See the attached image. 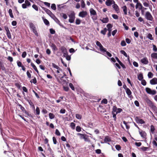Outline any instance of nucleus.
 Listing matches in <instances>:
<instances>
[{
  "label": "nucleus",
  "mask_w": 157,
  "mask_h": 157,
  "mask_svg": "<svg viewBox=\"0 0 157 157\" xmlns=\"http://www.w3.org/2000/svg\"><path fill=\"white\" fill-rule=\"evenodd\" d=\"M96 44L99 47L100 51L102 52V54L107 57L108 59H109V58L108 57V56L111 57L112 56L111 54L108 52L106 51V49L103 47L99 42L97 41L96 42Z\"/></svg>",
  "instance_id": "1"
},
{
  "label": "nucleus",
  "mask_w": 157,
  "mask_h": 157,
  "mask_svg": "<svg viewBox=\"0 0 157 157\" xmlns=\"http://www.w3.org/2000/svg\"><path fill=\"white\" fill-rule=\"evenodd\" d=\"M144 99L147 104L154 111L157 113V108L154 105L153 103L146 96L144 98Z\"/></svg>",
  "instance_id": "2"
},
{
  "label": "nucleus",
  "mask_w": 157,
  "mask_h": 157,
  "mask_svg": "<svg viewBox=\"0 0 157 157\" xmlns=\"http://www.w3.org/2000/svg\"><path fill=\"white\" fill-rule=\"evenodd\" d=\"M144 99L147 104L154 111L157 113V108L154 105L153 103L146 96L144 98Z\"/></svg>",
  "instance_id": "3"
},
{
  "label": "nucleus",
  "mask_w": 157,
  "mask_h": 157,
  "mask_svg": "<svg viewBox=\"0 0 157 157\" xmlns=\"http://www.w3.org/2000/svg\"><path fill=\"white\" fill-rule=\"evenodd\" d=\"M75 13L74 12H72L68 16L69 18V21L70 23H73L74 22L75 19Z\"/></svg>",
  "instance_id": "4"
},
{
  "label": "nucleus",
  "mask_w": 157,
  "mask_h": 157,
  "mask_svg": "<svg viewBox=\"0 0 157 157\" xmlns=\"http://www.w3.org/2000/svg\"><path fill=\"white\" fill-rule=\"evenodd\" d=\"M145 18L148 20L152 21L153 18L151 13L148 11L146 12L145 15Z\"/></svg>",
  "instance_id": "5"
},
{
  "label": "nucleus",
  "mask_w": 157,
  "mask_h": 157,
  "mask_svg": "<svg viewBox=\"0 0 157 157\" xmlns=\"http://www.w3.org/2000/svg\"><path fill=\"white\" fill-rule=\"evenodd\" d=\"M152 61L155 63H157V53H153L151 54Z\"/></svg>",
  "instance_id": "6"
},
{
  "label": "nucleus",
  "mask_w": 157,
  "mask_h": 157,
  "mask_svg": "<svg viewBox=\"0 0 157 157\" xmlns=\"http://www.w3.org/2000/svg\"><path fill=\"white\" fill-rule=\"evenodd\" d=\"M135 119L138 124H143L145 123V122L143 119H140L138 117H136Z\"/></svg>",
  "instance_id": "7"
},
{
  "label": "nucleus",
  "mask_w": 157,
  "mask_h": 157,
  "mask_svg": "<svg viewBox=\"0 0 157 157\" xmlns=\"http://www.w3.org/2000/svg\"><path fill=\"white\" fill-rule=\"evenodd\" d=\"M146 91L148 94H150L154 95L156 94L155 90H151V89L148 87L146 88Z\"/></svg>",
  "instance_id": "8"
},
{
  "label": "nucleus",
  "mask_w": 157,
  "mask_h": 157,
  "mask_svg": "<svg viewBox=\"0 0 157 157\" xmlns=\"http://www.w3.org/2000/svg\"><path fill=\"white\" fill-rule=\"evenodd\" d=\"M115 3V2L113 0H106L105 2V5L108 6H109Z\"/></svg>",
  "instance_id": "9"
},
{
  "label": "nucleus",
  "mask_w": 157,
  "mask_h": 157,
  "mask_svg": "<svg viewBox=\"0 0 157 157\" xmlns=\"http://www.w3.org/2000/svg\"><path fill=\"white\" fill-rule=\"evenodd\" d=\"M87 15V13L86 11H82L80 12L78 14V16L80 17L84 18Z\"/></svg>",
  "instance_id": "10"
},
{
  "label": "nucleus",
  "mask_w": 157,
  "mask_h": 157,
  "mask_svg": "<svg viewBox=\"0 0 157 157\" xmlns=\"http://www.w3.org/2000/svg\"><path fill=\"white\" fill-rule=\"evenodd\" d=\"M140 61L143 64H147L148 63V60L147 58L145 57L141 59Z\"/></svg>",
  "instance_id": "11"
},
{
  "label": "nucleus",
  "mask_w": 157,
  "mask_h": 157,
  "mask_svg": "<svg viewBox=\"0 0 157 157\" xmlns=\"http://www.w3.org/2000/svg\"><path fill=\"white\" fill-rule=\"evenodd\" d=\"M60 49L62 53L63 54V55L66 56V54L67 53L66 48L65 47L63 46L61 47Z\"/></svg>",
  "instance_id": "12"
},
{
  "label": "nucleus",
  "mask_w": 157,
  "mask_h": 157,
  "mask_svg": "<svg viewBox=\"0 0 157 157\" xmlns=\"http://www.w3.org/2000/svg\"><path fill=\"white\" fill-rule=\"evenodd\" d=\"M42 9L46 12L47 14H48L50 16H52L53 15L52 13L49 10L44 7H42Z\"/></svg>",
  "instance_id": "13"
},
{
  "label": "nucleus",
  "mask_w": 157,
  "mask_h": 157,
  "mask_svg": "<svg viewBox=\"0 0 157 157\" xmlns=\"http://www.w3.org/2000/svg\"><path fill=\"white\" fill-rule=\"evenodd\" d=\"M112 7L117 13L119 12V9L117 4H115V3L113 4L112 6Z\"/></svg>",
  "instance_id": "14"
},
{
  "label": "nucleus",
  "mask_w": 157,
  "mask_h": 157,
  "mask_svg": "<svg viewBox=\"0 0 157 157\" xmlns=\"http://www.w3.org/2000/svg\"><path fill=\"white\" fill-rule=\"evenodd\" d=\"M150 83L151 85L157 84V78H154L150 81Z\"/></svg>",
  "instance_id": "15"
},
{
  "label": "nucleus",
  "mask_w": 157,
  "mask_h": 157,
  "mask_svg": "<svg viewBox=\"0 0 157 157\" xmlns=\"http://www.w3.org/2000/svg\"><path fill=\"white\" fill-rule=\"evenodd\" d=\"M139 133L141 136L143 138H145L146 136V133L145 131H139Z\"/></svg>",
  "instance_id": "16"
},
{
  "label": "nucleus",
  "mask_w": 157,
  "mask_h": 157,
  "mask_svg": "<svg viewBox=\"0 0 157 157\" xmlns=\"http://www.w3.org/2000/svg\"><path fill=\"white\" fill-rule=\"evenodd\" d=\"M29 27L32 31L36 29L35 25L32 23H30L29 24Z\"/></svg>",
  "instance_id": "17"
},
{
  "label": "nucleus",
  "mask_w": 157,
  "mask_h": 157,
  "mask_svg": "<svg viewBox=\"0 0 157 157\" xmlns=\"http://www.w3.org/2000/svg\"><path fill=\"white\" fill-rule=\"evenodd\" d=\"M90 12L91 16H92V15H96L97 14L96 12L93 8H91L90 10Z\"/></svg>",
  "instance_id": "18"
},
{
  "label": "nucleus",
  "mask_w": 157,
  "mask_h": 157,
  "mask_svg": "<svg viewBox=\"0 0 157 157\" xmlns=\"http://www.w3.org/2000/svg\"><path fill=\"white\" fill-rule=\"evenodd\" d=\"M100 20L103 23H107L109 21V18L108 17L103 18L102 19H100Z\"/></svg>",
  "instance_id": "19"
},
{
  "label": "nucleus",
  "mask_w": 157,
  "mask_h": 157,
  "mask_svg": "<svg viewBox=\"0 0 157 157\" xmlns=\"http://www.w3.org/2000/svg\"><path fill=\"white\" fill-rule=\"evenodd\" d=\"M121 8L123 10L124 14L126 15L127 14V6H122Z\"/></svg>",
  "instance_id": "20"
},
{
  "label": "nucleus",
  "mask_w": 157,
  "mask_h": 157,
  "mask_svg": "<svg viewBox=\"0 0 157 157\" xmlns=\"http://www.w3.org/2000/svg\"><path fill=\"white\" fill-rule=\"evenodd\" d=\"M55 21L60 26L63 27L65 29H66V28L64 27L63 25H62L60 22L59 20L56 18L55 19Z\"/></svg>",
  "instance_id": "21"
},
{
  "label": "nucleus",
  "mask_w": 157,
  "mask_h": 157,
  "mask_svg": "<svg viewBox=\"0 0 157 157\" xmlns=\"http://www.w3.org/2000/svg\"><path fill=\"white\" fill-rule=\"evenodd\" d=\"M143 6L142 4L140 2L137 3H136V9L138 8L139 9L141 10L143 8Z\"/></svg>",
  "instance_id": "22"
},
{
  "label": "nucleus",
  "mask_w": 157,
  "mask_h": 157,
  "mask_svg": "<svg viewBox=\"0 0 157 157\" xmlns=\"http://www.w3.org/2000/svg\"><path fill=\"white\" fill-rule=\"evenodd\" d=\"M116 59L117 60V61L119 63L120 65L124 68H125V67L123 64L119 60V59L117 57H116Z\"/></svg>",
  "instance_id": "23"
},
{
  "label": "nucleus",
  "mask_w": 157,
  "mask_h": 157,
  "mask_svg": "<svg viewBox=\"0 0 157 157\" xmlns=\"http://www.w3.org/2000/svg\"><path fill=\"white\" fill-rule=\"evenodd\" d=\"M0 68L3 71H5L6 70L3 63L2 62H0Z\"/></svg>",
  "instance_id": "24"
},
{
  "label": "nucleus",
  "mask_w": 157,
  "mask_h": 157,
  "mask_svg": "<svg viewBox=\"0 0 157 157\" xmlns=\"http://www.w3.org/2000/svg\"><path fill=\"white\" fill-rule=\"evenodd\" d=\"M111 140L108 136H106L104 140V143H107V142H109Z\"/></svg>",
  "instance_id": "25"
},
{
  "label": "nucleus",
  "mask_w": 157,
  "mask_h": 157,
  "mask_svg": "<svg viewBox=\"0 0 157 157\" xmlns=\"http://www.w3.org/2000/svg\"><path fill=\"white\" fill-rule=\"evenodd\" d=\"M77 135L80 136V139H83L85 136H86V135L80 133H77Z\"/></svg>",
  "instance_id": "26"
},
{
  "label": "nucleus",
  "mask_w": 157,
  "mask_h": 157,
  "mask_svg": "<svg viewBox=\"0 0 157 157\" xmlns=\"http://www.w3.org/2000/svg\"><path fill=\"white\" fill-rule=\"evenodd\" d=\"M51 47L52 48V49L54 51H56L57 50L56 45L53 44H51Z\"/></svg>",
  "instance_id": "27"
},
{
  "label": "nucleus",
  "mask_w": 157,
  "mask_h": 157,
  "mask_svg": "<svg viewBox=\"0 0 157 157\" xmlns=\"http://www.w3.org/2000/svg\"><path fill=\"white\" fill-rule=\"evenodd\" d=\"M63 76H60V75H59V76H58V77H56V79H57V81H58L59 82H60V83H61V82H60V81H59V78H60V79H61V78H63L64 77V76H66V74H65V73H63Z\"/></svg>",
  "instance_id": "28"
},
{
  "label": "nucleus",
  "mask_w": 157,
  "mask_h": 157,
  "mask_svg": "<svg viewBox=\"0 0 157 157\" xmlns=\"http://www.w3.org/2000/svg\"><path fill=\"white\" fill-rule=\"evenodd\" d=\"M8 13L10 17L12 18H13L14 17V16L13 14L12 10L11 9H10L9 10Z\"/></svg>",
  "instance_id": "29"
},
{
  "label": "nucleus",
  "mask_w": 157,
  "mask_h": 157,
  "mask_svg": "<svg viewBox=\"0 0 157 157\" xmlns=\"http://www.w3.org/2000/svg\"><path fill=\"white\" fill-rule=\"evenodd\" d=\"M31 65L32 67L33 68L34 70L37 72V73H38V71L37 68L35 65L33 63H31Z\"/></svg>",
  "instance_id": "30"
},
{
  "label": "nucleus",
  "mask_w": 157,
  "mask_h": 157,
  "mask_svg": "<svg viewBox=\"0 0 157 157\" xmlns=\"http://www.w3.org/2000/svg\"><path fill=\"white\" fill-rule=\"evenodd\" d=\"M52 66L53 67L56 69L57 70H60V71H62V70L60 69V67H58L57 65H56L55 64L53 63L52 64Z\"/></svg>",
  "instance_id": "31"
},
{
  "label": "nucleus",
  "mask_w": 157,
  "mask_h": 157,
  "mask_svg": "<svg viewBox=\"0 0 157 157\" xmlns=\"http://www.w3.org/2000/svg\"><path fill=\"white\" fill-rule=\"evenodd\" d=\"M60 16L65 19H66L67 17V15L63 13H61Z\"/></svg>",
  "instance_id": "32"
},
{
  "label": "nucleus",
  "mask_w": 157,
  "mask_h": 157,
  "mask_svg": "<svg viewBox=\"0 0 157 157\" xmlns=\"http://www.w3.org/2000/svg\"><path fill=\"white\" fill-rule=\"evenodd\" d=\"M137 77L138 79L140 81L143 80V75L141 73L139 75H138Z\"/></svg>",
  "instance_id": "33"
},
{
  "label": "nucleus",
  "mask_w": 157,
  "mask_h": 157,
  "mask_svg": "<svg viewBox=\"0 0 157 157\" xmlns=\"http://www.w3.org/2000/svg\"><path fill=\"white\" fill-rule=\"evenodd\" d=\"M126 92L128 95H130L131 94L132 92L130 90L129 88H127L126 89Z\"/></svg>",
  "instance_id": "34"
},
{
  "label": "nucleus",
  "mask_w": 157,
  "mask_h": 157,
  "mask_svg": "<svg viewBox=\"0 0 157 157\" xmlns=\"http://www.w3.org/2000/svg\"><path fill=\"white\" fill-rule=\"evenodd\" d=\"M144 6L146 7H148L149 6V2L148 1L144 2H143Z\"/></svg>",
  "instance_id": "35"
},
{
  "label": "nucleus",
  "mask_w": 157,
  "mask_h": 157,
  "mask_svg": "<svg viewBox=\"0 0 157 157\" xmlns=\"http://www.w3.org/2000/svg\"><path fill=\"white\" fill-rule=\"evenodd\" d=\"M70 126L72 129H75V124L73 122H71V123Z\"/></svg>",
  "instance_id": "36"
},
{
  "label": "nucleus",
  "mask_w": 157,
  "mask_h": 157,
  "mask_svg": "<svg viewBox=\"0 0 157 157\" xmlns=\"http://www.w3.org/2000/svg\"><path fill=\"white\" fill-rule=\"evenodd\" d=\"M155 130V128L154 126L153 125H151L150 126V130L152 134L154 133Z\"/></svg>",
  "instance_id": "37"
},
{
  "label": "nucleus",
  "mask_w": 157,
  "mask_h": 157,
  "mask_svg": "<svg viewBox=\"0 0 157 157\" xmlns=\"http://www.w3.org/2000/svg\"><path fill=\"white\" fill-rule=\"evenodd\" d=\"M49 116L50 119H54L55 117V115L52 113H49Z\"/></svg>",
  "instance_id": "38"
},
{
  "label": "nucleus",
  "mask_w": 157,
  "mask_h": 157,
  "mask_svg": "<svg viewBox=\"0 0 157 157\" xmlns=\"http://www.w3.org/2000/svg\"><path fill=\"white\" fill-rule=\"evenodd\" d=\"M107 29L106 28H105L103 30L101 31V33L104 35H105L106 34V33L107 31Z\"/></svg>",
  "instance_id": "39"
},
{
  "label": "nucleus",
  "mask_w": 157,
  "mask_h": 157,
  "mask_svg": "<svg viewBox=\"0 0 157 157\" xmlns=\"http://www.w3.org/2000/svg\"><path fill=\"white\" fill-rule=\"evenodd\" d=\"M123 123L125 125L126 129H128L130 128V126L128 125V123L126 122L125 121H123Z\"/></svg>",
  "instance_id": "40"
},
{
  "label": "nucleus",
  "mask_w": 157,
  "mask_h": 157,
  "mask_svg": "<svg viewBox=\"0 0 157 157\" xmlns=\"http://www.w3.org/2000/svg\"><path fill=\"white\" fill-rule=\"evenodd\" d=\"M120 52L121 53V54L123 55L126 57H129V56H127V53L124 50H121L120 51Z\"/></svg>",
  "instance_id": "41"
},
{
  "label": "nucleus",
  "mask_w": 157,
  "mask_h": 157,
  "mask_svg": "<svg viewBox=\"0 0 157 157\" xmlns=\"http://www.w3.org/2000/svg\"><path fill=\"white\" fill-rule=\"evenodd\" d=\"M147 37L151 40H153L152 36L151 33H149L148 34Z\"/></svg>",
  "instance_id": "42"
},
{
  "label": "nucleus",
  "mask_w": 157,
  "mask_h": 157,
  "mask_svg": "<svg viewBox=\"0 0 157 157\" xmlns=\"http://www.w3.org/2000/svg\"><path fill=\"white\" fill-rule=\"evenodd\" d=\"M36 114L37 115H39L40 113V110L38 107H37L36 109Z\"/></svg>",
  "instance_id": "43"
},
{
  "label": "nucleus",
  "mask_w": 157,
  "mask_h": 157,
  "mask_svg": "<svg viewBox=\"0 0 157 157\" xmlns=\"http://www.w3.org/2000/svg\"><path fill=\"white\" fill-rule=\"evenodd\" d=\"M63 56L66 57V59H67V60H70L71 59V56L68 55V53H67L66 55V56L65 55H63Z\"/></svg>",
  "instance_id": "44"
},
{
  "label": "nucleus",
  "mask_w": 157,
  "mask_h": 157,
  "mask_svg": "<svg viewBox=\"0 0 157 157\" xmlns=\"http://www.w3.org/2000/svg\"><path fill=\"white\" fill-rule=\"evenodd\" d=\"M28 102L29 104V105L31 106V107H33V109H35V106L33 104V103L32 102V101L30 100H29L28 101Z\"/></svg>",
  "instance_id": "45"
},
{
  "label": "nucleus",
  "mask_w": 157,
  "mask_h": 157,
  "mask_svg": "<svg viewBox=\"0 0 157 157\" xmlns=\"http://www.w3.org/2000/svg\"><path fill=\"white\" fill-rule=\"evenodd\" d=\"M147 76L148 78H151L153 77V75L152 72H149L148 73Z\"/></svg>",
  "instance_id": "46"
},
{
  "label": "nucleus",
  "mask_w": 157,
  "mask_h": 157,
  "mask_svg": "<svg viewBox=\"0 0 157 157\" xmlns=\"http://www.w3.org/2000/svg\"><path fill=\"white\" fill-rule=\"evenodd\" d=\"M17 66L19 67H21L23 65L22 64V63L20 61H19V60L17 61Z\"/></svg>",
  "instance_id": "47"
},
{
  "label": "nucleus",
  "mask_w": 157,
  "mask_h": 157,
  "mask_svg": "<svg viewBox=\"0 0 157 157\" xmlns=\"http://www.w3.org/2000/svg\"><path fill=\"white\" fill-rule=\"evenodd\" d=\"M81 7L83 8H84L85 7V4L84 1L83 0H81Z\"/></svg>",
  "instance_id": "48"
},
{
  "label": "nucleus",
  "mask_w": 157,
  "mask_h": 157,
  "mask_svg": "<svg viewBox=\"0 0 157 157\" xmlns=\"http://www.w3.org/2000/svg\"><path fill=\"white\" fill-rule=\"evenodd\" d=\"M81 22V21L80 19H79L78 18L76 19V21H75V23L76 25H79L80 24Z\"/></svg>",
  "instance_id": "49"
},
{
  "label": "nucleus",
  "mask_w": 157,
  "mask_h": 157,
  "mask_svg": "<svg viewBox=\"0 0 157 157\" xmlns=\"http://www.w3.org/2000/svg\"><path fill=\"white\" fill-rule=\"evenodd\" d=\"M91 17V18L93 21H95L97 19V14L96 15H92Z\"/></svg>",
  "instance_id": "50"
},
{
  "label": "nucleus",
  "mask_w": 157,
  "mask_h": 157,
  "mask_svg": "<svg viewBox=\"0 0 157 157\" xmlns=\"http://www.w3.org/2000/svg\"><path fill=\"white\" fill-rule=\"evenodd\" d=\"M76 117L78 119H81L82 118V116L79 114H76Z\"/></svg>",
  "instance_id": "51"
},
{
  "label": "nucleus",
  "mask_w": 157,
  "mask_h": 157,
  "mask_svg": "<svg viewBox=\"0 0 157 157\" xmlns=\"http://www.w3.org/2000/svg\"><path fill=\"white\" fill-rule=\"evenodd\" d=\"M6 35L8 37L9 39H10L11 38V36L10 31H8V32H6Z\"/></svg>",
  "instance_id": "52"
},
{
  "label": "nucleus",
  "mask_w": 157,
  "mask_h": 157,
  "mask_svg": "<svg viewBox=\"0 0 157 157\" xmlns=\"http://www.w3.org/2000/svg\"><path fill=\"white\" fill-rule=\"evenodd\" d=\"M116 149L118 151H120L121 149V147L119 145H116L115 146Z\"/></svg>",
  "instance_id": "53"
},
{
  "label": "nucleus",
  "mask_w": 157,
  "mask_h": 157,
  "mask_svg": "<svg viewBox=\"0 0 157 157\" xmlns=\"http://www.w3.org/2000/svg\"><path fill=\"white\" fill-rule=\"evenodd\" d=\"M25 3L26 4L27 6L28 7H29L31 6L30 3L27 0H26L25 1Z\"/></svg>",
  "instance_id": "54"
},
{
  "label": "nucleus",
  "mask_w": 157,
  "mask_h": 157,
  "mask_svg": "<svg viewBox=\"0 0 157 157\" xmlns=\"http://www.w3.org/2000/svg\"><path fill=\"white\" fill-rule=\"evenodd\" d=\"M51 8L52 10H55L56 9V7L55 4H52L51 6Z\"/></svg>",
  "instance_id": "55"
},
{
  "label": "nucleus",
  "mask_w": 157,
  "mask_h": 157,
  "mask_svg": "<svg viewBox=\"0 0 157 157\" xmlns=\"http://www.w3.org/2000/svg\"><path fill=\"white\" fill-rule=\"evenodd\" d=\"M44 22L45 24L47 25H49V22L46 19H44Z\"/></svg>",
  "instance_id": "56"
},
{
  "label": "nucleus",
  "mask_w": 157,
  "mask_h": 157,
  "mask_svg": "<svg viewBox=\"0 0 157 157\" xmlns=\"http://www.w3.org/2000/svg\"><path fill=\"white\" fill-rule=\"evenodd\" d=\"M33 8L36 11H38V9L37 6L35 5H33L32 6Z\"/></svg>",
  "instance_id": "57"
},
{
  "label": "nucleus",
  "mask_w": 157,
  "mask_h": 157,
  "mask_svg": "<svg viewBox=\"0 0 157 157\" xmlns=\"http://www.w3.org/2000/svg\"><path fill=\"white\" fill-rule=\"evenodd\" d=\"M121 45L122 46H125L126 45V43L124 40H122L121 42Z\"/></svg>",
  "instance_id": "58"
},
{
  "label": "nucleus",
  "mask_w": 157,
  "mask_h": 157,
  "mask_svg": "<svg viewBox=\"0 0 157 157\" xmlns=\"http://www.w3.org/2000/svg\"><path fill=\"white\" fill-rule=\"evenodd\" d=\"M69 86L72 90H75L74 87L72 83H70L69 84Z\"/></svg>",
  "instance_id": "59"
},
{
  "label": "nucleus",
  "mask_w": 157,
  "mask_h": 157,
  "mask_svg": "<svg viewBox=\"0 0 157 157\" xmlns=\"http://www.w3.org/2000/svg\"><path fill=\"white\" fill-rule=\"evenodd\" d=\"M76 130L77 132H80L81 131V128L79 126H77Z\"/></svg>",
  "instance_id": "60"
},
{
  "label": "nucleus",
  "mask_w": 157,
  "mask_h": 157,
  "mask_svg": "<svg viewBox=\"0 0 157 157\" xmlns=\"http://www.w3.org/2000/svg\"><path fill=\"white\" fill-rule=\"evenodd\" d=\"M55 134L58 136H60V133L57 129L56 130Z\"/></svg>",
  "instance_id": "61"
},
{
  "label": "nucleus",
  "mask_w": 157,
  "mask_h": 157,
  "mask_svg": "<svg viewBox=\"0 0 157 157\" xmlns=\"http://www.w3.org/2000/svg\"><path fill=\"white\" fill-rule=\"evenodd\" d=\"M153 50L155 52H156L157 51V48L156 47V46L154 45V44H153Z\"/></svg>",
  "instance_id": "62"
},
{
  "label": "nucleus",
  "mask_w": 157,
  "mask_h": 157,
  "mask_svg": "<svg viewBox=\"0 0 157 157\" xmlns=\"http://www.w3.org/2000/svg\"><path fill=\"white\" fill-rule=\"evenodd\" d=\"M141 84L143 86H145L146 84V82L144 79L141 80Z\"/></svg>",
  "instance_id": "63"
},
{
  "label": "nucleus",
  "mask_w": 157,
  "mask_h": 157,
  "mask_svg": "<svg viewBox=\"0 0 157 157\" xmlns=\"http://www.w3.org/2000/svg\"><path fill=\"white\" fill-rule=\"evenodd\" d=\"M113 27L112 25L110 24H108L107 25V27L108 29H111Z\"/></svg>",
  "instance_id": "64"
}]
</instances>
